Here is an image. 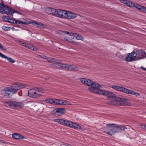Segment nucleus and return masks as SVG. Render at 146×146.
Here are the masks:
<instances>
[{
	"mask_svg": "<svg viewBox=\"0 0 146 146\" xmlns=\"http://www.w3.org/2000/svg\"><path fill=\"white\" fill-rule=\"evenodd\" d=\"M101 86L99 84L92 81V91L94 92L104 96H107V98L112 101H115L121 102L120 103L122 106H124L123 102H127V100L121 97H116L115 95L111 92L102 90L99 88L101 87Z\"/></svg>",
	"mask_w": 146,
	"mask_h": 146,
	"instance_id": "obj_1",
	"label": "nucleus"
},
{
	"mask_svg": "<svg viewBox=\"0 0 146 146\" xmlns=\"http://www.w3.org/2000/svg\"><path fill=\"white\" fill-rule=\"evenodd\" d=\"M53 120L59 124L74 129H80L81 128L79 124L70 121L59 119H54Z\"/></svg>",
	"mask_w": 146,
	"mask_h": 146,
	"instance_id": "obj_2",
	"label": "nucleus"
},
{
	"mask_svg": "<svg viewBox=\"0 0 146 146\" xmlns=\"http://www.w3.org/2000/svg\"><path fill=\"white\" fill-rule=\"evenodd\" d=\"M56 16L68 19H74L77 17L76 15L74 13L60 9L57 10Z\"/></svg>",
	"mask_w": 146,
	"mask_h": 146,
	"instance_id": "obj_3",
	"label": "nucleus"
},
{
	"mask_svg": "<svg viewBox=\"0 0 146 146\" xmlns=\"http://www.w3.org/2000/svg\"><path fill=\"white\" fill-rule=\"evenodd\" d=\"M45 92V90L42 88H35L29 90L28 93L31 97L36 98L39 97Z\"/></svg>",
	"mask_w": 146,
	"mask_h": 146,
	"instance_id": "obj_4",
	"label": "nucleus"
},
{
	"mask_svg": "<svg viewBox=\"0 0 146 146\" xmlns=\"http://www.w3.org/2000/svg\"><path fill=\"white\" fill-rule=\"evenodd\" d=\"M113 125L114 127L115 128L117 133H121L127 129L126 127L125 126L121 125H117L116 124H106V127L102 128V129L107 130L109 129V127H111L113 126Z\"/></svg>",
	"mask_w": 146,
	"mask_h": 146,
	"instance_id": "obj_5",
	"label": "nucleus"
},
{
	"mask_svg": "<svg viewBox=\"0 0 146 146\" xmlns=\"http://www.w3.org/2000/svg\"><path fill=\"white\" fill-rule=\"evenodd\" d=\"M5 106L13 109L21 108L24 106L22 102H7L5 103Z\"/></svg>",
	"mask_w": 146,
	"mask_h": 146,
	"instance_id": "obj_6",
	"label": "nucleus"
},
{
	"mask_svg": "<svg viewBox=\"0 0 146 146\" xmlns=\"http://www.w3.org/2000/svg\"><path fill=\"white\" fill-rule=\"evenodd\" d=\"M26 86L24 84L19 82L15 83L12 85L10 88L13 94L16 93L17 91L21 88H26Z\"/></svg>",
	"mask_w": 146,
	"mask_h": 146,
	"instance_id": "obj_7",
	"label": "nucleus"
},
{
	"mask_svg": "<svg viewBox=\"0 0 146 146\" xmlns=\"http://www.w3.org/2000/svg\"><path fill=\"white\" fill-rule=\"evenodd\" d=\"M11 8L8 6L4 5L3 4H1V10L0 13L3 14L7 15H11Z\"/></svg>",
	"mask_w": 146,
	"mask_h": 146,
	"instance_id": "obj_8",
	"label": "nucleus"
},
{
	"mask_svg": "<svg viewBox=\"0 0 146 146\" xmlns=\"http://www.w3.org/2000/svg\"><path fill=\"white\" fill-rule=\"evenodd\" d=\"M135 55L136 60H140L144 57V55H146V53L144 50H142L136 49L133 50Z\"/></svg>",
	"mask_w": 146,
	"mask_h": 146,
	"instance_id": "obj_9",
	"label": "nucleus"
},
{
	"mask_svg": "<svg viewBox=\"0 0 146 146\" xmlns=\"http://www.w3.org/2000/svg\"><path fill=\"white\" fill-rule=\"evenodd\" d=\"M60 69L64 70H68L71 71H77L78 70V67L72 65H69L64 64H62L58 67Z\"/></svg>",
	"mask_w": 146,
	"mask_h": 146,
	"instance_id": "obj_10",
	"label": "nucleus"
},
{
	"mask_svg": "<svg viewBox=\"0 0 146 146\" xmlns=\"http://www.w3.org/2000/svg\"><path fill=\"white\" fill-rule=\"evenodd\" d=\"M1 94L3 96L10 97L13 94L9 87H7L1 91Z\"/></svg>",
	"mask_w": 146,
	"mask_h": 146,
	"instance_id": "obj_11",
	"label": "nucleus"
},
{
	"mask_svg": "<svg viewBox=\"0 0 146 146\" xmlns=\"http://www.w3.org/2000/svg\"><path fill=\"white\" fill-rule=\"evenodd\" d=\"M46 59L48 62H51L55 64V67L56 68L58 69H61L58 68L59 66H61V65L62 64L60 60H56L50 57L47 58Z\"/></svg>",
	"mask_w": 146,
	"mask_h": 146,
	"instance_id": "obj_12",
	"label": "nucleus"
},
{
	"mask_svg": "<svg viewBox=\"0 0 146 146\" xmlns=\"http://www.w3.org/2000/svg\"><path fill=\"white\" fill-rule=\"evenodd\" d=\"M64 33L67 34H69L70 36H73L72 37L73 38H76L78 40H83V37L80 35L76 33H74L71 32H68L66 31H64Z\"/></svg>",
	"mask_w": 146,
	"mask_h": 146,
	"instance_id": "obj_13",
	"label": "nucleus"
},
{
	"mask_svg": "<svg viewBox=\"0 0 146 146\" xmlns=\"http://www.w3.org/2000/svg\"><path fill=\"white\" fill-rule=\"evenodd\" d=\"M19 43L21 45L31 50L34 51H37L38 50V49L37 48L35 47L31 44L25 43L22 41H19Z\"/></svg>",
	"mask_w": 146,
	"mask_h": 146,
	"instance_id": "obj_14",
	"label": "nucleus"
},
{
	"mask_svg": "<svg viewBox=\"0 0 146 146\" xmlns=\"http://www.w3.org/2000/svg\"><path fill=\"white\" fill-rule=\"evenodd\" d=\"M134 51L131 53H128L125 57V60L128 62L134 61L135 59V55Z\"/></svg>",
	"mask_w": 146,
	"mask_h": 146,
	"instance_id": "obj_15",
	"label": "nucleus"
},
{
	"mask_svg": "<svg viewBox=\"0 0 146 146\" xmlns=\"http://www.w3.org/2000/svg\"><path fill=\"white\" fill-rule=\"evenodd\" d=\"M80 80V82L84 84L89 86H91V81L89 79L81 78Z\"/></svg>",
	"mask_w": 146,
	"mask_h": 146,
	"instance_id": "obj_16",
	"label": "nucleus"
},
{
	"mask_svg": "<svg viewBox=\"0 0 146 146\" xmlns=\"http://www.w3.org/2000/svg\"><path fill=\"white\" fill-rule=\"evenodd\" d=\"M46 12L49 14H51L54 15H57V10L52 8L48 7L46 9Z\"/></svg>",
	"mask_w": 146,
	"mask_h": 146,
	"instance_id": "obj_17",
	"label": "nucleus"
},
{
	"mask_svg": "<svg viewBox=\"0 0 146 146\" xmlns=\"http://www.w3.org/2000/svg\"><path fill=\"white\" fill-rule=\"evenodd\" d=\"M0 56L3 58L7 59V60L10 63H13L15 62V61L12 58H11L7 57L6 56L4 55L0 52Z\"/></svg>",
	"mask_w": 146,
	"mask_h": 146,
	"instance_id": "obj_18",
	"label": "nucleus"
},
{
	"mask_svg": "<svg viewBox=\"0 0 146 146\" xmlns=\"http://www.w3.org/2000/svg\"><path fill=\"white\" fill-rule=\"evenodd\" d=\"M2 19L5 22H7L13 23H16L15 20L11 18L10 19L9 17L8 16H4L3 17Z\"/></svg>",
	"mask_w": 146,
	"mask_h": 146,
	"instance_id": "obj_19",
	"label": "nucleus"
},
{
	"mask_svg": "<svg viewBox=\"0 0 146 146\" xmlns=\"http://www.w3.org/2000/svg\"><path fill=\"white\" fill-rule=\"evenodd\" d=\"M134 5L133 7H135L142 12L146 13V7L137 4H134Z\"/></svg>",
	"mask_w": 146,
	"mask_h": 146,
	"instance_id": "obj_20",
	"label": "nucleus"
},
{
	"mask_svg": "<svg viewBox=\"0 0 146 146\" xmlns=\"http://www.w3.org/2000/svg\"><path fill=\"white\" fill-rule=\"evenodd\" d=\"M115 90L124 92L125 88L123 87H121L118 86L113 85L112 87Z\"/></svg>",
	"mask_w": 146,
	"mask_h": 146,
	"instance_id": "obj_21",
	"label": "nucleus"
},
{
	"mask_svg": "<svg viewBox=\"0 0 146 146\" xmlns=\"http://www.w3.org/2000/svg\"><path fill=\"white\" fill-rule=\"evenodd\" d=\"M16 23H14V24H28L29 23H28V22H27L25 19H20L19 20H16Z\"/></svg>",
	"mask_w": 146,
	"mask_h": 146,
	"instance_id": "obj_22",
	"label": "nucleus"
},
{
	"mask_svg": "<svg viewBox=\"0 0 146 146\" xmlns=\"http://www.w3.org/2000/svg\"><path fill=\"white\" fill-rule=\"evenodd\" d=\"M12 136L13 138L16 139H22L25 138L22 135L15 133L12 134Z\"/></svg>",
	"mask_w": 146,
	"mask_h": 146,
	"instance_id": "obj_23",
	"label": "nucleus"
},
{
	"mask_svg": "<svg viewBox=\"0 0 146 146\" xmlns=\"http://www.w3.org/2000/svg\"><path fill=\"white\" fill-rule=\"evenodd\" d=\"M109 131L105 132V133H107L108 135H113L117 133L116 131L115 127L114 128H112L110 129Z\"/></svg>",
	"mask_w": 146,
	"mask_h": 146,
	"instance_id": "obj_24",
	"label": "nucleus"
},
{
	"mask_svg": "<svg viewBox=\"0 0 146 146\" xmlns=\"http://www.w3.org/2000/svg\"><path fill=\"white\" fill-rule=\"evenodd\" d=\"M32 24L34 25L37 26L38 27L40 28L45 27V25L41 23H37L35 22H32Z\"/></svg>",
	"mask_w": 146,
	"mask_h": 146,
	"instance_id": "obj_25",
	"label": "nucleus"
},
{
	"mask_svg": "<svg viewBox=\"0 0 146 146\" xmlns=\"http://www.w3.org/2000/svg\"><path fill=\"white\" fill-rule=\"evenodd\" d=\"M65 100H62L56 99L55 100V104L64 105Z\"/></svg>",
	"mask_w": 146,
	"mask_h": 146,
	"instance_id": "obj_26",
	"label": "nucleus"
},
{
	"mask_svg": "<svg viewBox=\"0 0 146 146\" xmlns=\"http://www.w3.org/2000/svg\"><path fill=\"white\" fill-rule=\"evenodd\" d=\"M64 39L66 41L70 44H76V42L75 41L72 40L71 39L67 37H65L64 38Z\"/></svg>",
	"mask_w": 146,
	"mask_h": 146,
	"instance_id": "obj_27",
	"label": "nucleus"
},
{
	"mask_svg": "<svg viewBox=\"0 0 146 146\" xmlns=\"http://www.w3.org/2000/svg\"><path fill=\"white\" fill-rule=\"evenodd\" d=\"M55 99H47L45 100V101L46 103L51 104H55Z\"/></svg>",
	"mask_w": 146,
	"mask_h": 146,
	"instance_id": "obj_28",
	"label": "nucleus"
},
{
	"mask_svg": "<svg viewBox=\"0 0 146 146\" xmlns=\"http://www.w3.org/2000/svg\"><path fill=\"white\" fill-rule=\"evenodd\" d=\"M135 92L133 91L129 90L125 88L124 93L126 94H131L134 95Z\"/></svg>",
	"mask_w": 146,
	"mask_h": 146,
	"instance_id": "obj_29",
	"label": "nucleus"
},
{
	"mask_svg": "<svg viewBox=\"0 0 146 146\" xmlns=\"http://www.w3.org/2000/svg\"><path fill=\"white\" fill-rule=\"evenodd\" d=\"M65 111V110L64 108L58 109L56 110V112L57 113H60L61 114L64 113Z\"/></svg>",
	"mask_w": 146,
	"mask_h": 146,
	"instance_id": "obj_30",
	"label": "nucleus"
},
{
	"mask_svg": "<svg viewBox=\"0 0 146 146\" xmlns=\"http://www.w3.org/2000/svg\"><path fill=\"white\" fill-rule=\"evenodd\" d=\"M125 5L127 6L130 7H133L134 6V4H133L132 2H130L127 0V1Z\"/></svg>",
	"mask_w": 146,
	"mask_h": 146,
	"instance_id": "obj_31",
	"label": "nucleus"
},
{
	"mask_svg": "<svg viewBox=\"0 0 146 146\" xmlns=\"http://www.w3.org/2000/svg\"><path fill=\"white\" fill-rule=\"evenodd\" d=\"M2 29L4 31H8L10 30L11 27H6L5 26H3L2 27Z\"/></svg>",
	"mask_w": 146,
	"mask_h": 146,
	"instance_id": "obj_32",
	"label": "nucleus"
},
{
	"mask_svg": "<svg viewBox=\"0 0 146 146\" xmlns=\"http://www.w3.org/2000/svg\"><path fill=\"white\" fill-rule=\"evenodd\" d=\"M11 15H12V16L13 15V13H17L19 14H20V12L17 11H16L15 10L13 9H12V8H11Z\"/></svg>",
	"mask_w": 146,
	"mask_h": 146,
	"instance_id": "obj_33",
	"label": "nucleus"
},
{
	"mask_svg": "<svg viewBox=\"0 0 146 146\" xmlns=\"http://www.w3.org/2000/svg\"><path fill=\"white\" fill-rule=\"evenodd\" d=\"M119 57L121 60H123L125 59L124 57L125 56L124 55L119 54Z\"/></svg>",
	"mask_w": 146,
	"mask_h": 146,
	"instance_id": "obj_34",
	"label": "nucleus"
},
{
	"mask_svg": "<svg viewBox=\"0 0 146 146\" xmlns=\"http://www.w3.org/2000/svg\"><path fill=\"white\" fill-rule=\"evenodd\" d=\"M64 102V105H71V104L70 103V102L67 101L65 100Z\"/></svg>",
	"mask_w": 146,
	"mask_h": 146,
	"instance_id": "obj_35",
	"label": "nucleus"
},
{
	"mask_svg": "<svg viewBox=\"0 0 146 146\" xmlns=\"http://www.w3.org/2000/svg\"><path fill=\"white\" fill-rule=\"evenodd\" d=\"M127 1V0H120L119 1L121 3L124 4H125Z\"/></svg>",
	"mask_w": 146,
	"mask_h": 146,
	"instance_id": "obj_36",
	"label": "nucleus"
},
{
	"mask_svg": "<svg viewBox=\"0 0 146 146\" xmlns=\"http://www.w3.org/2000/svg\"><path fill=\"white\" fill-rule=\"evenodd\" d=\"M0 48L2 50H6L5 48L3 47V46L1 43H0Z\"/></svg>",
	"mask_w": 146,
	"mask_h": 146,
	"instance_id": "obj_37",
	"label": "nucleus"
},
{
	"mask_svg": "<svg viewBox=\"0 0 146 146\" xmlns=\"http://www.w3.org/2000/svg\"><path fill=\"white\" fill-rule=\"evenodd\" d=\"M141 127L142 128L146 130V125H143Z\"/></svg>",
	"mask_w": 146,
	"mask_h": 146,
	"instance_id": "obj_38",
	"label": "nucleus"
},
{
	"mask_svg": "<svg viewBox=\"0 0 146 146\" xmlns=\"http://www.w3.org/2000/svg\"><path fill=\"white\" fill-rule=\"evenodd\" d=\"M134 95H135L136 96H139L140 95V94L138 92H135Z\"/></svg>",
	"mask_w": 146,
	"mask_h": 146,
	"instance_id": "obj_39",
	"label": "nucleus"
},
{
	"mask_svg": "<svg viewBox=\"0 0 146 146\" xmlns=\"http://www.w3.org/2000/svg\"><path fill=\"white\" fill-rule=\"evenodd\" d=\"M141 68L142 69H143L144 70L146 71V68H145L144 67H143V66H141Z\"/></svg>",
	"mask_w": 146,
	"mask_h": 146,
	"instance_id": "obj_40",
	"label": "nucleus"
},
{
	"mask_svg": "<svg viewBox=\"0 0 146 146\" xmlns=\"http://www.w3.org/2000/svg\"><path fill=\"white\" fill-rule=\"evenodd\" d=\"M41 57L42 58H43L44 59H46L47 58V57L46 56H44V57H42V56H41Z\"/></svg>",
	"mask_w": 146,
	"mask_h": 146,
	"instance_id": "obj_41",
	"label": "nucleus"
},
{
	"mask_svg": "<svg viewBox=\"0 0 146 146\" xmlns=\"http://www.w3.org/2000/svg\"><path fill=\"white\" fill-rule=\"evenodd\" d=\"M41 57L42 58H43L44 59H46L47 58V57L46 56H44V57H42V56H41Z\"/></svg>",
	"mask_w": 146,
	"mask_h": 146,
	"instance_id": "obj_42",
	"label": "nucleus"
},
{
	"mask_svg": "<svg viewBox=\"0 0 146 146\" xmlns=\"http://www.w3.org/2000/svg\"><path fill=\"white\" fill-rule=\"evenodd\" d=\"M89 90H90V91H91V89L90 88H88Z\"/></svg>",
	"mask_w": 146,
	"mask_h": 146,
	"instance_id": "obj_43",
	"label": "nucleus"
}]
</instances>
